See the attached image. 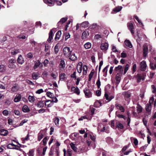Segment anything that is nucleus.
<instances>
[{
  "label": "nucleus",
  "instance_id": "1",
  "mask_svg": "<svg viewBox=\"0 0 156 156\" xmlns=\"http://www.w3.org/2000/svg\"><path fill=\"white\" fill-rule=\"evenodd\" d=\"M146 76V73H138L136 75L137 81L140 82L143 81L144 79V76Z\"/></svg>",
  "mask_w": 156,
  "mask_h": 156
},
{
  "label": "nucleus",
  "instance_id": "2",
  "mask_svg": "<svg viewBox=\"0 0 156 156\" xmlns=\"http://www.w3.org/2000/svg\"><path fill=\"white\" fill-rule=\"evenodd\" d=\"M83 91L86 97L90 98L92 97V93L86 87L84 89Z\"/></svg>",
  "mask_w": 156,
  "mask_h": 156
},
{
  "label": "nucleus",
  "instance_id": "3",
  "mask_svg": "<svg viewBox=\"0 0 156 156\" xmlns=\"http://www.w3.org/2000/svg\"><path fill=\"white\" fill-rule=\"evenodd\" d=\"M127 26L128 29L130 30L131 33L132 34H133L134 33V27L133 26V23L132 22L128 23L127 24Z\"/></svg>",
  "mask_w": 156,
  "mask_h": 156
},
{
  "label": "nucleus",
  "instance_id": "4",
  "mask_svg": "<svg viewBox=\"0 0 156 156\" xmlns=\"http://www.w3.org/2000/svg\"><path fill=\"white\" fill-rule=\"evenodd\" d=\"M140 69L141 70L144 71L146 69L147 64L146 62L144 61H143L140 62Z\"/></svg>",
  "mask_w": 156,
  "mask_h": 156
},
{
  "label": "nucleus",
  "instance_id": "5",
  "mask_svg": "<svg viewBox=\"0 0 156 156\" xmlns=\"http://www.w3.org/2000/svg\"><path fill=\"white\" fill-rule=\"evenodd\" d=\"M115 106L116 109L120 110L121 112L123 113L125 112V108L121 104L116 103L115 105Z\"/></svg>",
  "mask_w": 156,
  "mask_h": 156
},
{
  "label": "nucleus",
  "instance_id": "6",
  "mask_svg": "<svg viewBox=\"0 0 156 156\" xmlns=\"http://www.w3.org/2000/svg\"><path fill=\"white\" fill-rule=\"evenodd\" d=\"M108 44L106 42H105L101 44L100 48L102 50L106 51L108 49Z\"/></svg>",
  "mask_w": 156,
  "mask_h": 156
},
{
  "label": "nucleus",
  "instance_id": "7",
  "mask_svg": "<svg viewBox=\"0 0 156 156\" xmlns=\"http://www.w3.org/2000/svg\"><path fill=\"white\" fill-rule=\"evenodd\" d=\"M148 48L146 45L143 46V56L144 57H146L148 54Z\"/></svg>",
  "mask_w": 156,
  "mask_h": 156
},
{
  "label": "nucleus",
  "instance_id": "8",
  "mask_svg": "<svg viewBox=\"0 0 156 156\" xmlns=\"http://www.w3.org/2000/svg\"><path fill=\"white\" fill-rule=\"evenodd\" d=\"M71 90L72 92L75 93L78 95H79L80 94V90L77 87L75 88L74 87H71Z\"/></svg>",
  "mask_w": 156,
  "mask_h": 156
},
{
  "label": "nucleus",
  "instance_id": "9",
  "mask_svg": "<svg viewBox=\"0 0 156 156\" xmlns=\"http://www.w3.org/2000/svg\"><path fill=\"white\" fill-rule=\"evenodd\" d=\"M19 89V85L17 84H14L12 87L11 91L12 92H15L18 91Z\"/></svg>",
  "mask_w": 156,
  "mask_h": 156
},
{
  "label": "nucleus",
  "instance_id": "10",
  "mask_svg": "<svg viewBox=\"0 0 156 156\" xmlns=\"http://www.w3.org/2000/svg\"><path fill=\"white\" fill-rule=\"evenodd\" d=\"M69 59L72 61L76 60L77 59L76 57L75 56V54L71 55V52H70L69 48Z\"/></svg>",
  "mask_w": 156,
  "mask_h": 156
},
{
  "label": "nucleus",
  "instance_id": "11",
  "mask_svg": "<svg viewBox=\"0 0 156 156\" xmlns=\"http://www.w3.org/2000/svg\"><path fill=\"white\" fill-rule=\"evenodd\" d=\"M82 69V62H80L78 63L77 66V72L79 73H81Z\"/></svg>",
  "mask_w": 156,
  "mask_h": 156
},
{
  "label": "nucleus",
  "instance_id": "12",
  "mask_svg": "<svg viewBox=\"0 0 156 156\" xmlns=\"http://www.w3.org/2000/svg\"><path fill=\"white\" fill-rule=\"evenodd\" d=\"M53 37V32L52 30H51L49 33V37L47 40L48 41L49 43L51 42Z\"/></svg>",
  "mask_w": 156,
  "mask_h": 156
},
{
  "label": "nucleus",
  "instance_id": "13",
  "mask_svg": "<svg viewBox=\"0 0 156 156\" xmlns=\"http://www.w3.org/2000/svg\"><path fill=\"white\" fill-rule=\"evenodd\" d=\"M21 98V95L20 94H17L15 96L14 101L15 102H18L20 101Z\"/></svg>",
  "mask_w": 156,
  "mask_h": 156
},
{
  "label": "nucleus",
  "instance_id": "14",
  "mask_svg": "<svg viewBox=\"0 0 156 156\" xmlns=\"http://www.w3.org/2000/svg\"><path fill=\"white\" fill-rule=\"evenodd\" d=\"M46 106L48 107H50L53 105L52 102L50 100H46L44 102Z\"/></svg>",
  "mask_w": 156,
  "mask_h": 156
},
{
  "label": "nucleus",
  "instance_id": "15",
  "mask_svg": "<svg viewBox=\"0 0 156 156\" xmlns=\"http://www.w3.org/2000/svg\"><path fill=\"white\" fill-rule=\"evenodd\" d=\"M44 2L49 5H53L55 1L57 0H43Z\"/></svg>",
  "mask_w": 156,
  "mask_h": 156
},
{
  "label": "nucleus",
  "instance_id": "16",
  "mask_svg": "<svg viewBox=\"0 0 156 156\" xmlns=\"http://www.w3.org/2000/svg\"><path fill=\"white\" fill-rule=\"evenodd\" d=\"M40 77L38 72H34L32 74V77L34 80H37Z\"/></svg>",
  "mask_w": 156,
  "mask_h": 156
},
{
  "label": "nucleus",
  "instance_id": "17",
  "mask_svg": "<svg viewBox=\"0 0 156 156\" xmlns=\"http://www.w3.org/2000/svg\"><path fill=\"white\" fill-rule=\"evenodd\" d=\"M17 62L19 63L22 64L24 62L23 58L21 55H20L17 60Z\"/></svg>",
  "mask_w": 156,
  "mask_h": 156
},
{
  "label": "nucleus",
  "instance_id": "18",
  "mask_svg": "<svg viewBox=\"0 0 156 156\" xmlns=\"http://www.w3.org/2000/svg\"><path fill=\"white\" fill-rule=\"evenodd\" d=\"M67 19L68 18L67 17H66L65 18H62L60 20L58 23V25L59 26L60 24L64 23L66 22V21H67Z\"/></svg>",
  "mask_w": 156,
  "mask_h": 156
},
{
  "label": "nucleus",
  "instance_id": "19",
  "mask_svg": "<svg viewBox=\"0 0 156 156\" xmlns=\"http://www.w3.org/2000/svg\"><path fill=\"white\" fill-rule=\"evenodd\" d=\"M63 53L66 57H68V47H66L64 48Z\"/></svg>",
  "mask_w": 156,
  "mask_h": 156
},
{
  "label": "nucleus",
  "instance_id": "20",
  "mask_svg": "<svg viewBox=\"0 0 156 156\" xmlns=\"http://www.w3.org/2000/svg\"><path fill=\"white\" fill-rule=\"evenodd\" d=\"M8 134V131L7 130L4 129H2L0 130V134L3 136H6Z\"/></svg>",
  "mask_w": 156,
  "mask_h": 156
},
{
  "label": "nucleus",
  "instance_id": "21",
  "mask_svg": "<svg viewBox=\"0 0 156 156\" xmlns=\"http://www.w3.org/2000/svg\"><path fill=\"white\" fill-rule=\"evenodd\" d=\"M61 34V32L60 31H58L56 33L55 39V41H57L59 39L60 36Z\"/></svg>",
  "mask_w": 156,
  "mask_h": 156
},
{
  "label": "nucleus",
  "instance_id": "22",
  "mask_svg": "<svg viewBox=\"0 0 156 156\" xmlns=\"http://www.w3.org/2000/svg\"><path fill=\"white\" fill-rule=\"evenodd\" d=\"M22 111L24 112H28L30 111L28 106L26 105H24L22 108Z\"/></svg>",
  "mask_w": 156,
  "mask_h": 156
},
{
  "label": "nucleus",
  "instance_id": "23",
  "mask_svg": "<svg viewBox=\"0 0 156 156\" xmlns=\"http://www.w3.org/2000/svg\"><path fill=\"white\" fill-rule=\"evenodd\" d=\"M101 106V103L100 101L97 100L94 103V106L96 108L99 107Z\"/></svg>",
  "mask_w": 156,
  "mask_h": 156
},
{
  "label": "nucleus",
  "instance_id": "24",
  "mask_svg": "<svg viewBox=\"0 0 156 156\" xmlns=\"http://www.w3.org/2000/svg\"><path fill=\"white\" fill-rule=\"evenodd\" d=\"M44 133L43 131H41L38 134V140L39 141H40L41 139L44 137Z\"/></svg>",
  "mask_w": 156,
  "mask_h": 156
},
{
  "label": "nucleus",
  "instance_id": "25",
  "mask_svg": "<svg viewBox=\"0 0 156 156\" xmlns=\"http://www.w3.org/2000/svg\"><path fill=\"white\" fill-rule=\"evenodd\" d=\"M117 112L116 111L115 112V114L118 118H123L125 120H126L127 119V117H126L125 115H123L120 114H117Z\"/></svg>",
  "mask_w": 156,
  "mask_h": 156
},
{
  "label": "nucleus",
  "instance_id": "26",
  "mask_svg": "<svg viewBox=\"0 0 156 156\" xmlns=\"http://www.w3.org/2000/svg\"><path fill=\"white\" fill-rule=\"evenodd\" d=\"M89 24L88 22L86 21L81 23L80 25L82 27L86 28L88 27Z\"/></svg>",
  "mask_w": 156,
  "mask_h": 156
},
{
  "label": "nucleus",
  "instance_id": "27",
  "mask_svg": "<svg viewBox=\"0 0 156 156\" xmlns=\"http://www.w3.org/2000/svg\"><path fill=\"white\" fill-rule=\"evenodd\" d=\"M151 104H147L146 105V110L147 112H150L151 110Z\"/></svg>",
  "mask_w": 156,
  "mask_h": 156
},
{
  "label": "nucleus",
  "instance_id": "28",
  "mask_svg": "<svg viewBox=\"0 0 156 156\" xmlns=\"http://www.w3.org/2000/svg\"><path fill=\"white\" fill-rule=\"evenodd\" d=\"M125 43L126 45L129 47L130 48H131L132 47V45L130 41L129 40H126L125 41Z\"/></svg>",
  "mask_w": 156,
  "mask_h": 156
},
{
  "label": "nucleus",
  "instance_id": "29",
  "mask_svg": "<svg viewBox=\"0 0 156 156\" xmlns=\"http://www.w3.org/2000/svg\"><path fill=\"white\" fill-rule=\"evenodd\" d=\"M122 7L121 6H118L114 8L113 9V11L115 12H119L122 9Z\"/></svg>",
  "mask_w": 156,
  "mask_h": 156
},
{
  "label": "nucleus",
  "instance_id": "30",
  "mask_svg": "<svg viewBox=\"0 0 156 156\" xmlns=\"http://www.w3.org/2000/svg\"><path fill=\"white\" fill-rule=\"evenodd\" d=\"M65 66V62L64 60H62L60 61L59 66L60 69L64 68Z\"/></svg>",
  "mask_w": 156,
  "mask_h": 156
},
{
  "label": "nucleus",
  "instance_id": "31",
  "mask_svg": "<svg viewBox=\"0 0 156 156\" xmlns=\"http://www.w3.org/2000/svg\"><path fill=\"white\" fill-rule=\"evenodd\" d=\"M130 97V94L129 92H126L124 94V98L125 99L126 101H128L129 99V98Z\"/></svg>",
  "mask_w": 156,
  "mask_h": 156
},
{
  "label": "nucleus",
  "instance_id": "32",
  "mask_svg": "<svg viewBox=\"0 0 156 156\" xmlns=\"http://www.w3.org/2000/svg\"><path fill=\"white\" fill-rule=\"evenodd\" d=\"M41 64L39 60L37 61L35 63L34 65V69H36Z\"/></svg>",
  "mask_w": 156,
  "mask_h": 156
},
{
  "label": "nucleus",
  "instance_id": "33",
  "mask_svg": "<svg viewBox=\"0 0 156 156\" xmlns=\"http://www.w3.org/2000/svg\"><path fill=\"white\" fill-rule=\"evenodd\" d=\"M109 65H108L103 70L102 72L103 73H105L104 76H106L107 75V71H108V67Z\"/></svg>",
  "mask_w": 156,
  "mask_h": 156
},
{
  "label": "nucleus",
  "instance_id": "34",
  "mask_svg": "<svg viewBox=\"0 0 156 156\" xmlns=\"http://www.w3.org/2000/svg\"><path fill=\"white\" fill-rule=\"evenodd\" d=\"M91 46V44L90 42H87L84 45V48L86 49L90 48Z\"/></svg>",
  "mask_w": 156,
  "mask_h": 156
},
{
  "label": "nucleus",
  "instance_id": "35",
  "mask_svg": "<svg viewBox=\"0 0 156 156\" xmlns=\"http://www.w3.org/2000/svg\"><path fill=\"white\" fill-rule=\"evenodd\" d=\"M66 75L65 73H62L59 76V78L60 80H65L66 79Z\"/></svg>",
  "mask_w": 156,
  "mask_h": 156
},
{
  "label": "nucleus",
  "instance_id": "36",
  "mask_svg": "<svg viewBox=\"0 0 156 156\" xmlns=\"http://www.w3.org/2000/svg\"><path fill=\"white\" fill-rule=\"evenodd\" d=\"M46 95L48 97L51 98H54V94L49 91L47 92Z\"/></svg>",
  "mask_w": 156,
  "mask_h": 156
},
{
  "label": "nucleus",
  "instance_id": "37",
  "mask_svg": "<svg viewBox=\"0 0 156 156\" xmlns=\"http://www.w3.org/2000/svg\"><path fill=\"white\" fill-rule=\"evenodd\" d=\"M136 108L137 111L138 113H140L142 112V107L139 104L137 105V106L136 107Z\"/></svg>",
  "mask_w": 156,
  "mask_h": 156
},
{
  "label": "nucleus",
  "instance_id": "38",
  "mask_svg": "<svg viewBox=\"0 0 156 156\" xmlns=\"http://www.w3.org/2000/svg\"><path fill=\"white\" fill-rule=\"evenodd\" d=\"M29 101L30 102L34 103L35 101V98L34 96L29 95L28 97Z\"/></svg>",
  "mask_w": 156,
  "mask_h": 156
},
{
  "label": "nucleus",
  "instance_id": "39",
  "mask_svg": "<svg viewBox=\"0 0 156 156\" xmlns=\"http://www.w3.org/2000/svg\"><path fill=\"white\" fill-rule=\"evenodd\" d=\"M54 120L55 125L56 126H58L59 125V119L58 118L56 117H55L54 119Z\"/></svg>",
  "mask_w": 156,
  "mask_h": 156
},
{
  "label": "nucleus",
  "instance_id": "40",
  "mask_svg": "<svg viewBox=\"0 0 156 156\" xmlns=\"http://www.w3.org/2000/svg\"><path fill=\"white\" fill-rule=\"evenodd\" d=\"M87 67L86 65L83 66V75H86L87 73Z\"/></svg>",
  "mask_w": 156,
  "mask_h": 156
},
{
  "label": "nucleus",
  "instance_id": "41",
  "mask_svg": "<svg viewBox=\"0 0 156 156\" xmlns=\"http://www.w3.org/2000/svg\"><path fill=\"white\" fill-rule=\"evenodd\" d=\"M48 139H49V137L48 136H45L43 139V140H42L43 145L45 146L46 144L47 141Z\"/></svg>",
  "mask_w": 156,
  "mask_h": 156
},
{
  "label": "nucleus",
  "instance_id": "42",
  "mask_svg": "<svg viewBox=\"0 0 156 156\" xmlns=\"http://www.w3.org/2000/svg\"><path fill=\"white\" fill-rule=\"evenodd\" d=\"M19 52V49H14L11 51V54L12 55H14L18 53Z\"/></svg>",
  "mask_w": 156,
  "mask_h": 156
},
{
  "label": "nucleus",
  "instance_id": "43",
  "mask_svg": "<svg viewBox=\"0 0 156 156\" xmlns=\"http://www.w3.org/2000/svg\"><path fill=\"white\" fill-rule=\"evenodd\" d=\"M96 84L97 86V87L98 89L100 88L101 86V82L100 81L99 75H98V80L96 82Z\"/></svg>",
  "mask_w": 156,
  "mask_h": 156
},
{
  "label": "nucleus",
  "instance_id": "44",
  "mask_svg": "<svg viewBox=\"0 0 156 156\" xmlns=\"http://www.w3.org/2000/svg\"><path fill=\"white\" fill-rule=\"evenodd\" d=\"M70 145L72 149L75 152L76 151L77 148L75 146V144L72 143L70 144Z\"/></svg>",
  "mask_w": 156,
  "mask_h": 156
},
{
  "label": "nucleus",
  "instance_id": "45",
  "mask_svg": "<svg viewBox=\"0 0 156 156\" xmlns=\"http://www.w3.org/2000/svg\"><path fill=\"white\" fill-rule=\"evenodd\" d=\"M5 67L4 65H0V72H3L5 71Z\"/></svg>",
  "mask_w": 156,
  "mask_h": 156
},
{
  "label": "nucleus",
  "instance_id": "46",
  "mask_svg": "<svg viewBox=\"0 0 156 156\" xmlns=\"http://www.w3.org/2000/svg\"><path fill=\"white\" fill-rule=\"evenodd\" d=\"M120 75L119 73H117L115 79L117 82H119L120 81L121 78L120 77Z\"/></svg>",
  "mask_w": 156,
  "mask_h": 156
},
{
  "label": "nucleus",
  "instance_id": "47",
  "mask_svg": "<svg viewBox=\"0 0 156 156\" xmlns=\"http://www.w3.org/2000/svg\"><path fill=\"white\" fill-rule=\"evenodd\" d=\"M150 66L152 70H154L156 68V64L150 63Z\"/></svg>",
  "mask_w": 156,
  "mask_h": 156
},
{
  "label": "nucleus",
  "instance_id": "48",
  "mask_svg": "<svg viewBox=\"0 0 156 156\" xmlns=\"http://www.w3.org/2000/svg\"><path fill=\"white\" fill-rule=\"evenodd\" d=\"M76 72L74 71L73 74H72L70 75V77L71 78L74 79L76 80Z\"/></svg>",
  "mask_w": 156,
  "mask_h": 156
},
{
  "label": "nucleus",
  "instance_id": "49",
  "mask_svg": "<svg viewBox=\"0 0 156 156\" xmlns=\"http://www.w3.org/2000/svg\"><path fill=\"white\" fill-rule=\"evenodd\" d=\"M100 124H99L98 126V130H100L101 132H104L105 130V127L104 126L103 127V128L101 129H100L101 128V126L100 125Z\"/></svg>",
  "mask_w": 156,
  "mask_h": 156
},
{
  "label": "nucleus",
  "instance_id": "50",
  "mask_svg": "<svg viewBox=\"0 0 156 156\" xmlns=\"http://www.w3.org/2000/svg\"><path fill=\"white\" fill-rule=\"evenodd\" d=\"M134 17L136 19V20L141 25L143 26V24L140 20H139L138 16H134Z\"/></svg>",
  "mask_w": 156,
  "mask_h": 156
},
{
  "label": "nucleus",
  "instance_id": "51",
  "mask_svg": "<svg viewBox=\"0 0 156 156\" xmlns=\"http://www.w3.org/2000/svg\"><path fill=\"white\" fill-rule=\"evenodd\" d=\"M129 65L128 64H126L124 68V74H125L126 73L129 69Z\"/></svg>",
  "mask_w": 156,
  "mask_h": 156
},
{
  "label": "nucleus",
  "instance_id": "52",
  "mask_svg": "<svg viewBox=\"0 0 156 156\" xmlns=\"http://www.w3.org/2000/svg\"><path fill=\"white\" fill-rule=\"evenodd\" d=\"M117 127L120 129H123L124 128L123 125L121 123L119 122L117 125Z\"/></svg>",
  "mask_w": 156,
  "mask_h": 156
},
{
  "label": "nucleus",
  "instance_id": "53",
  "mask_svg": "<svg viewBox=\"0 0 156 156\" xmlns=\"http://www.w3.org/2000/svg\"><path fill=\"white\" fill-rule=\"evenodd\" d=\"M44 104L43 101H39L37 104V106L39 108L42 107L44 106Z\"/></svg>",
  "mask_w": 156,
  "mask_h": 156
},
{
  "label": "nucleus",
  "instance_id": "54",
  "mask_svg": "<svg viewBox=\"0 0 156 156\" xmlns=\"http://www.w3.org/2000/svg\"><path fill=\"white\" fill-rule=\"evenodd\" d=\"M151 87L152 89V92L153 93H156V87L155 85H152L151 86Z\"/></svg>",
  "mask_w": 156,
  "mask_h": 156
},
{
  "label": "nucleus",
  "instance_id": "55",
  "mask_svg": "<svg viewBox=\"0 0 156 156\" xmlns=\"http://www.w3.org/2000/svg\"><path fill=\"white\" fill-rule=\"evenodd\" d=\"M47 75L48 72L46 71H44L43 72L42 74V76L43 78H44L47 77Z\"/></svg>",
  "mask_w": 156,
  "mask_h": 156
},
{
  "label": "nucleus",
  "instance_id": "56",
  "mask_svg": "<svg viewBox=\"0 0 156 156\" xmlns=\"http://www.w3.org/2000/svg\"><path fill=\"white\" fill-rule=\"evenodd\" d=\"M54 49L55 53L56 54L59 51L58 45V44H57L55 45V47Z\"/></svg>",
  "mask_w": 156,
  "mask_h": 156
},
{
  "label": "nucleus",
  "instance_id": "57",
  "mask_svg": "<svg viewBox=\"0 0 156 156\" xmlns=\"http://www.w3.org/2000/svg\"><path fill=\"white\" fill-rule=\"evenodd\" d=\"M87 36V33L86 31H84L82 34V37L83 39L86 38Z\"/></svg>",
  "mask_w": 156,
  "mask_h": 156
},
{
  "label": "nucleus",
  "instance_id": "58",
  "mask_svg": "<svg viewBox=\"0 0 156 156\" xmlns=\"http://www.w3.org/2000/svg\"><path fill=\"white\" fill-rule=\"evenodd\" d=\"M8 66L9 68H11L12 69H14L16 67V66L14 64H9Z\"/></svg>",
  "mask_w": 156,
  "mask_h": 156
},
{
  "label": "nucleus",
  "instance_id": "59",
  "mask_svg": "<svg viewBox=\"0 0 156 156\" xmlns=\"http://www.w3.org/2000/svg\"><path fill=\"white\" fill-rule=\"evenodd\" d=\"M130 117L128 114V118L127 119V125L128 126H130L129 124L130 122Z\"/></svg>",
  "mask_w": 156,
  "mask_h": 156
},
{
  "label": "nucleus",
  "instance_id": "60",
  "mask_svg": "<svg viewBox=\"0 0 156 156\" xmlns=\"http://www.w3.org/2000/svg\"><path fill=\"white\" fill-rule=\"evenodd\" d=\"M52 99V100H50L52 102L53 104V102L56 103L58 102V99L56 97L54 96V98Z\"/></svg>",
  "mask_w": 156,
  "mask_h": 156
},
{
  "label": "nucleus",
  "instance_id": "61",
  "mask_svg": "<svg viewBox=\"0 0 156 156\" xmlns=\"http://www.w3.org/2000/svg\"><path fill=\"white\" fill-rule=\"evenodd\" d=\"M122 66L120 65H119L118 66L116 67L115 68V71H117L118 70H119L121 69L122 68Z\"/></svg>",
  "mask_w": 156,
  "mask_h": 156
},
{
  "label": "nucleus",
  "instance_id": "62",
  "mask_svg": "<svg viewBox=\"0 0 156 156\" xmlns=\"http://www.w3.org/2000/svg\"><path fill=\"white\" fill-rule=\"evenodd\" d=\"M9 62L10 64H14V63L16 62V60L13 59H11L9 60Z\"/></svg>",
  "mask_w": 156,
  "mask_h": 156
},
{
  "label": "nucleus",
  "instance_id": "63",
  "mask_svg": "<svg viewBox=\"0 0 156 156\" xmlns=\"http://www.w3.org/2000/svg\"><path fill=\"white\" fill-rule=\"evenodd\" d=\"M27 57L29 58H31L33 57V55L31 52H29L27 55Z\"/></svg>",
  "mask_w": 156,
  "mask_h": 156
},
{
  "label": "nucleus",
  "instance_id": "64",
  "mask_svg": "<svg viewBox=\"0 0 156 156\" xmlns=\"http://www.w3.org/2000/svg\"><path fill=\"white\" fill-rule=\"evenodd\" d=\"M28 154L29 156H33L34 155V151L32 150L30 151Z\"/></svg>",
  "mask_w": 156,
  "mask_h": 156
}]
</instances>
